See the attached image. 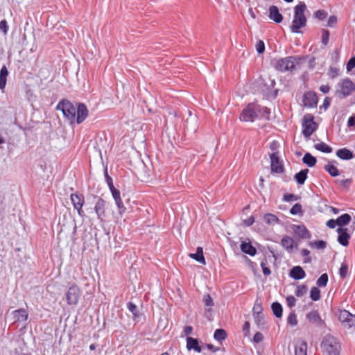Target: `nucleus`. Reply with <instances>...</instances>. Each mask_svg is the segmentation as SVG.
Segmentation results:
<instances>
[{"label": "nucleus", "instance_id": "nucleus-1", "mask_svg": "<svg viewBox=\"0 0 355 355\" xmlns=\"http://www.w3.org/2000/svg\"><path fill=\"white\" fill-rule=\"evenodd\" d=\"M57 110H61L64 116L71 123L76 122L80 124L83 122L88 116V110L83 103H78L75 107L71 102L64 100L58 103Z\"/></svg>", "mask_w": 355, "mask_h": 355}, {"label": "nucleus", "instance_id": "nucleus-2", "mask_svg": "<svg viewBox=\"0 0 355 355\" xmlns=\"http://www.w3.org/2000/svg\"><path fill=\"white\" fill-rule=\"evenodd\" d=\"M270 110L266 107H261L255 103L249 104L243 110L240 114V120L245 122H252L261 115L269 114Z\"/></svg>", "mask_w": 355, "mask_h": 355}, {"label": "nucleus", "instance_id": "nucleus-3", "mask_svg": "<svg viewBox=\"0 0 355 355\" xmlns=\"http://www.w3.org/2000/svg\"><path fill=\"white\" fill-rule=\"evenodd\" d=\"M306 10V6L304 2H300L294 7V15L291 26V30L293 33H300V29L306 25V18L304 12Z\"/></svg>", "mask_w": 355, "mask_h": 355}, {"label": "nucleus", "instance_id": "nucleus-4", "mask_svg": "<svg viewBox=\"0 0 355 355\" xmlns=\"http://www.w3.org/2000/svg\"><path fill=\"white\" fill-rule=\"evenodd\" d=\"M297 63V58L295 56H288L272 61L275 69L282 72L292 71Z\"/></svg>", "mask_w": 355, "mask_h": 355}, {"label": "nucleus", "instance_id": "nucleus-5", "mask_svg": "<svg viewBox=\"0 0 355 355\" xmlns=\"http://www.w3.org/2000/svg\"><path fill=\"white\" fill-rule=\"evenodd\" d=\"M65 295L68 305H76L81 296V291L77 285L73 284L69 288Z\"/></svg>", "mask_w": 355, "mask_h": 355}, {"label": "nucleus", "instance_id": "nucleus-6", "mask_svg": "<svg viewBox=\"0 0 355 355\" xmlns=\"http://www.w3.org/2000/svg\"><path fill=\"white\" fill-rule=\"evenodd\" d=\"M323 348L330 354H336L340 349L337 340L332 336H326L322 343Z\"/></svg>", "mask_w": 355, "mask_h": 355}, {"label": "nucleus", "instance_id": "nucleus-7", "mask_svg": "<svg viewBox=\"0 0 355 355\" xmlns=\"http://www.w3.org/2000/svg\"><path fill=\"white\" fill-rule=\"evenodd\" d=\"M317 124L313 121V116L311 114L305 115L302 123V134L309 138L316 130Z\"/></svg>", "mask_w": 355, "mask_h": 355}, {"label": "nucleus", "instance_id": "nucleus-8", "mask_svg": "<svg viewBox=\"0 0 355 355\" xmlns=\"http://www.w3.org/2000/svg\"><path fill=\"white\" fill-rule=\"evenodd\" d=\"M71 202L75 209L77 210L78 214L80 216H84V211L83 207L85 203V198L83 195L72 193L70 196Z\"/></svg>", "mask_w": 355, "mask_h": 355}, {"label": "nucleus", "instance_id": "nucleus-9", "mask_svg": "<svg viewBox=\"0 0 355 355\" xmlns=\"http://www.w3.org/2000/svg\"><path fill=\"white\" fill-rule=\"evenodd\" d=\"M340 91L338 92L343 97L350 95L355 90V85L349 78L343 79L340 83Z\"/></svg>", "mask_w": 355, "mask_h": 355}, {"label": "nucleus", "instance_id": "nucleus-10", "mask_svg": "<svg viewBox=\"0 0 355 355\" xmlns=\"http://www.w3.org/2000/svg\"><path fill=\"white\" fill-rule=\"evenodd\" d=\"M105 200L100 198L96 201L94 207L95 213L97 215L98 219H99L101 221H103L105 217Z\"/></svg>", "mask_w": 355, "mask_h": 355}, {"label": "nucleus", "instance_id": "nucleus-11", "mask_svg": "<svg viewBox=\"0 0 355 355\" xmlns=\"http://www.w3.org/2000/svg\"><path fill=\"white\" fill-rule=\"evenodd\" d=\"M271 171L277 173H281L284 171V167L279 160L278 153H273L270 155Z\"/></svg>", "mask_w": 355, "mask_h": 355}, {"label": "nucleus", "instance_id": "nucleus-12", "mask_svg": "<svg viewBox=\"0 0 355 355\" xmlns=\"http://www.w3.org/2000/svg\"><path fill=\"white\" fill-rule=\"evenodd\" d=\"M306 318L309 322L317 327H321L324 323V320L322 319L319 312L317 310H312L309 311L306 314Z\"/></svg>", "mask_w": 355, "mask_h": 355}, {"label": "nucleus", "instance_id": "nucleus-13", "mask_svg": "<svg viewBox=\"0 0 355 355\" xmlns=\"http://www.w3.org/2000/svg\"><path fill=\"white\" fill-rule=\"evenodd\" d=\"M318 103V98L313 92H308L304 94L303 103L304 105L309 107H313L316 106Z\"/></svg>", "mask_w": 355, "mask_h": 355}, {"label": "nucleus", "instance_id": "nucleus-14", "mask_svg": "<svg viewBox=\"0 0 355 355\" xmlns=\"http://www.w3.org/2000/svg\"><path fill=\"white\" fill-rule=\"evenodd\" d=\"M14 322H22L28 320V314L24 309H19L12 312Z\"/></svg>", "mask_w": 355, "mask_h": 355}, {"label": "nucleus", "instance_id": "nucleus-15", "mask_svg": "<svg viewBox=\"0 0 355 355\" xmlns=\"http://www.w3.org/2000/svg\"><path fill=\"white\" fill-rule=\"evenodd\" d=\"M293 230L295 234L301 239H309L311 235L309 230L304 225H293Z\"/></svg>", "mask_w": 355, "mask_h": 355}, {"label": "nucleus", "instance_id": "nucleus-16", "mask_svg": "<svg viewBox=\"0 0 355 355\" xmlns=\"http://www.w3.org/2000/svg\"><path fill=\"white\" fill-rule=\"evenodd\" d=\"M337 232L338 233V243L343 246H347L349 243V239L350 238L349 234L347 232V229L338 227L337 229Z\"/></svg>", "mask_w": 355, "mask_h": 355}, {"label": "nucleus", "instance_id": "nucleus-17", "mask_svg": "<svg viewBox=\"0 0 355 355\" xmlns=\"http://www.w3.org/2000/svg\"><path fill=\"white\" fill-rule=\"evenodd\" d=\"M269 18L276 23H281L282 21L283 17L276 6H271L269 8Z\"/></svg>", "mask_w": 355, "mask_h": 355}, {"label": "nucleus", "instance_id": "nucleus-18", "mask_svg": "<svg viewBox=\"0 0 355 355\" xmlns=\"http://www.w3.org/2000/svg\"><path fill=\"white\" fill-rule=\"evenodd\" d=\"M281 244L288 252H293V249L296 248L294 240L288 236H284L282 239Z\"/></svg>", "mask_w": 355, "mask_h": 355}, {"label": "nucleus", "instance_id": "nucleus-19", "mask_svg": "<svg viewBox=\"0 0 355 355\" xmlns=\"http://www.w3.org/2000/svg\"><path fill=\"white\" fill-rule=\"evenodd\" d=\"M275 85V80H271L270 78H268L267 80H263V85H261V90L266 96H270Z\"/></svg>", "mask_w": 355, "mask_h": 355}, {"label": "nucleus", "instance_id": "nucleus-20", "mask_svg": "<svg viewBox=\"0 0 355 355\" xmlns=\"http://www.w3.org/2000/svg\"><path fill=\"white\" fill-rule=\"evenodd\" d=\"M187 348L189 350L193 349L198 353L202 352V347L199 345L198 340L189 336L187 338Z\"/></svg>", "mask_w": 355, "mask_h": 355}, {"label": "nucleus", "instance_id": "nucleus-21", "mask_svg": "<svg viewBox=\"0 0 355 355\" xmlns=\"http://www.w3.org/2000/svg\"><path fill=\"white\" fill-rule=\"evenodd\" d=\"M306 273L301 266H295L290 271V277L296 280L304 279Z\"/></svg>", "mask_w": 355, "mask_h": 355}, {"label": "nucleus", "instance_id": "nucleus-22", "mask_svg": "<svg viewBox=\"0 0 355 355\" xmlns=\"http://www.w3.org/2000/svg\"><path fill=\"white\" fill-rule=\"evenodd\" d=\"M241 250L243 252L250 256H254L257 254L256 248L252 246L250 242H242L241 244Z\"/></svg>", "mask_w": 355, "mask_h": 355}, {"label": "nucleus", "instance_id": "nucleus-23", "mask_svg": "<svg viewBox=\"0 0 355 355\" xmlns=\"http://www.w3.org/2000/svg\"><path fill=\"white\" fill-rule=\"evenodd\" d=\"M295 355H307V343L304 340L296 343L295 347Z\"/></svg>", "mask_w": 355, "mask_h": 355}, {"label": "nucleus", "instance_id": "nucleus-24", "mask_svg": "<svg viewBox=\"0 0 355 355\" xmlns=\"http://www.w3.org/2000/svg\"><path fill=\"white\" fill-rule=\"evenodd\" d=\"M191 258L195 259L196 261L205 265L206 263L205 259L203 255V250L201 247H198L196 253H191L189 255Z\"/></svg>", "mask_w": 355, "mask_h": 355}, {"label": "nucleus", "instance_id": "nucleus-25", "mask_svg": "<svg viewBox=\"0 0 355 355\" xmlns=\"http://www.w3.org/2000/svg\"><path fill=\"white\" fill-rule=\"evenodd\" d=\"M8 71L7 67L3 65L0 70V89L3 90L7 82Z\"/></svg>", "mask_w": 355, "mask_h": 355}, {"label": "nucleus", "instance_id": "nucleus-26", "mask_svg": "<svg viewBox=\"0 0 355 355\" xmlns=\"http://www.w3.org/2000/svg\"><path fill=\"white\" fill-rule=\"evenodd\" d=\"M336 161H332L326 164L324 167V170L327 171L332 177H336L340 175L339 171L337 167L334 164Z\"/></svg>", "mask_w": 355, "mask_h": 355}, {"label": "nucleus", "instance_id": "nucleus-27", "mask_svg": "<svg viewBox=\"0 0 355 355\" xmlns=\"http://www.w3.org/2000/svg\"><path fill=\"white\" fill-rule=\"evenodd\" d=\"M336 155L341 159L349 160L353 157V153L348 149L343 148L336 151Z\"/></svg>", "mask_w": 355, "mask_h": 355}, {"label": "nucleus", "instance_id": "nucleus-28", "mask_svg": "<svg viewBox=\"0 0 355 355\" xmlns=\"http://www.w3.org/2000/svg\"><path fill=\"white\" fill-rule=\"evenodd\" d=\"M302 162L304 164L307 165L309 167H313L315 165L317 159L311 153H306L304 154Z\"/></svg>", "mask_w": 355, "mask_h": 355}, {"label": "nucleus", "instance_id": "nucleus-29", "mask_svg": "<svg viewBox=\"0 0 355 355\" xmlns=\"http://www.w3.org/2000/svg\"><path fill=\"white\" fill-rule=\"evenodd\" d=\"M309 169L301 170L295 175V179L299 184H303L307 178Z\"/></svg>", "mask_w": 355, "mask_h": 355}, {"label": "nucleus", "instance_id": "nucleus-30", "mask_svg": "<svg viewBox=\"0 0 355 355\" xmlns=\"http://www.w3.org/2000/svg\"><path fill=\"white\" fill-rule=\"evenodd\" d=\"M351 216L348 214H344L337 218V223L340 227H342L344 225H346L349 223L351 221Z\"/></svg>", "mask_w": 355, "mask_h": 355}, {"label": "nucleus", "instance_id": "nucleus-31", "mask_svg": "<svg viewBox=\"0 0 355 355\" xmlns=\"http://www.w3.org/2000/svg\"><path fill=\"white\" fill-rule=\"evenodd\" d=\"M314 148L316 150L321 151L322 153H329L332 152V148L327 145V144H325L324 142L315 144L314 145Z\"/></svg>", "mask_w": 355, "mask_h": 355}, {"label": "nucleus", "instance_id": "nucleus-32", "mask_svg": "<svg viewBox=\"0 0 355 355\" xmlns=\"http://www.w3.org/2000/svg\"><path fill=\"white\" fill-rule=\"evenodd\" d=\"M263 220L265 223H266L268 225H274L279 222L278 218L272 214H266L263 216Z\"/></svg>", "mask_w": 355, "mask_h": 355}, {"label": "nucleus", "instance_id": "nucleus-33", "mask_svg": "<svg viewBox=\"0 0 355 355\" xmlns=\"http://www.w3.org/2000/svg\"><path fill=\"white\" fill-rule=\"evenodd\" d=\"M271 309L274 315L277 318H280L282 315V306L279 302H273L271 305Z\"/></svg>", "mask_w": 355, "mask_h": 355}, {"label": "nucleus", "instance_id": "nucleus-34", "mask_svg": "<svg viewBox=\"0 0 355 355\" xmlns=\"http://www.w3.org/2000/svg\"><path fill=\"white\" fill-rule=\"evenodd\" d=\"M110 180V182H108V187H109V189L112 193V197L114 198V200L118 198H121V192L119 189H116L114 185H113V183H112V180L111 178H109Z\"/></svg>", "mask_w": 355, "mask_h": 355}, {"label": "nucleus", "instance_id": "nucleus-35", "mask_svg": "<svg viewBox=\"0 0 355 355\" xmlns=\"http://www.w3.org/2000/svg\"><path fill=\"white\" fill-rule=\"evenodd\" d=\"M214 338L216 340L222 341L227 338V333L224 329H216L214 332Z\"/></svg>", "mask_w": 355, "mask_h": 355}, {"label": "nucleus", "instance_id": "nucleus-36", "mask_svg": "<svg viewBox=\"0 0 355 355\" xmlns=\"http://www.w3.org/2000/svg\"><path fill=\"white\" fill-rule=\"evenodd\" d=\"M352 313H350L348 311L343 310L340 311L339 313V320L345 324L346 322L349 320L350 317H352Z\"/></svg>", "mask_w": 355, "mask_h": 355}, {"label": "nucleus", "instance_id": "nucleus-37", "mask_svg": "<svg viewBox=\"0 0 355 355\" xmlns=\"http://www.w3.org/2000/svg\"><path fill=\"white\" fill-rule=\"evenodd\" d=\"M310 297L313 301H318L320 299V291L318 287H312L310 291Z\"/></svg>", "mask_w": 355, "mask_h": 355}, {"label": "nucleus", "instance_id": "nucleus-38", "mask_svg": "<svg viewBox=\"0 0 355 355\" xmlns=\"http://www.w3.org/2000/svg\"><path fill=\"white\" fill-rule=\"evenodd\" d=\"M114 201L116 205L117 206L119 214L120 215L123 214L126 211V208L123 203L121 198H118L115 199Z\"/></svg>", "mask_w": 355, "mask_h": 355}, {"label": "nucleus", "instance_id": "nucleus-39", "mask_svg": "<svg viewBox=\"0 0 355 355\" xmlns=\"http://www.w3.org/2000/svg\"><path fill=\"white\" fill-rule=\"evenodd\" d=\"M307 290H308V288L306 285L297 286L296 288V290L295 291V295L297 297H302L306 293Z\"/></svg>", "mask_w": 355, "mask_h": 355}, {"label": "nucleus", "instance_id": "nucleus-40", "mask_svg": "<svg viewBox=\"0 0 355 355\" xmlns=\"http://www.w3.org/2000/svg\"><path fill=\"white\" fill-rule=\"evenodd\" d=\"M328 282V275L326 273L322 274L317 280L318 286L324 287L327 286Z\"/></svg>", "mask_w": 355, "mask_h": 355}, {"label": "nucleus", "instance_id": "nucleus-41", "mask_svg": "<svg viewBox=\"0 0 355 355\" xmlns=\"http://www.w3.org/2000/svg\"><path fill=\"white\" fill-rule=\"evenodd\" d=\"M287 322L292 327H295L297 324V315L294 312H291L289 313L287 318Z\"/></svg>", "mask_w": 355, "mask_h": 355}, {"label": "nucleus", "instance_id": "nucleus-42", "mask_svg": "<svg viewBox=\"0 0 355 355\" xmlns=\"http://www.w3.org/2000/svg\"><path fill=\"white\" fill-rule=\"evenodd\" d=\"M309 245L311 248H315L318 250L324 249L326 248L327 243L324 241H316L313 242H311Z\"/></svg>", "mask_w": 355, "mask_h": 355}, {"label": "nucleus", "instance_id": "nucleus-43", "mask_svg": "<svg viewBox=\"0 0 355 355\" xmlns=\"http://www.w3.org/2000/svg\"><path fill=\"white\" fill-rule=\"evenodd\" d=\"M348 273V265L346 263H343L339 270V275L340 277L345 278Z\"/></svg>", "mask_w": 355, "mask_h": 355}, {"label": "nucleus", "instance_id": "nucleus-44", "mask_svg": "<svg viewBox=\"0 0 355 355\" xmlns=\"http://www.w3.org/2000/svg\"><path fill=\"white\" fill-rule=\"evenodd\" d=\"M329 32L327 30H322L321 42L324 46H327L329 42Z\"/></svg>", "mask_w": 355, "mask_h": 355}, {"label": "nucleus", "instance_id": "nucleus-45", "mask_svg": "<svg viewBox=\"0 0 355 355\" xmlns=\"http://www.w3.org/2000/svg\"><path fill=\"white\" fill-rule=\"evenodd\" d=\"M290 213L292 215H297L302 213V205L299 203H297L293 206V207L290 210Z\"/></svg>", "mask_w": 355, "mask_h": 355}, {"label": "nucleus", "instance_id": "nucleus-46", "mask_svg": "<svg viewBox=\"0 0 355 355\" xmlns=\"http://www.w3.org/2000/svg\"><path fill=\"white\" fill-rule=\"evenodd\" d=\"M328 75L331 78H336L339 75V69L334 67H330Z\"/></svg>", "mask_w": 355, "mask_h": 355}, {"label": "nucleus", "instance_id": "nucleus-47", "mask_svg": "<svg viewBox=\"0 0 355 355\" xmlns=\"http://www.w3.org/2000/svg\"><path fill=\"white\" fill-rule=\"evenodd\" d=\"M344 326L348 329L355 328V315H352Z\"/></svg>", "mask_w": 355, "mask_h": 355}, {"label": "nucleus", "instance_id": "nucleus-48", "mask_svg": "<svg viewBox=\"0 0 355 355\" xmlns=\"http://www.w3.org/2000/svg\"><path fill=\"white\" fill-rule=\"evenodd\" d=\"M203 302L207 306H212L214 305L213 300L209 294L204 296Z\"/></svg>", "mask_w": 355, "mask_h": 355}, {"label": "nucleus", "instance_id": "nucleus-49", "mask_svg": "<svg viewBox=\"0 0 355 355\" xmlns=\"http://www.w3.org/2000/svg\"><path fill=\"white\" fill-rule=\"evenodd\" d=\"M256 50L259 53H263L265 50V44L262 40H259L256 44Z\"/></svg>", "mask_w": 355, "mask_h": 355}, {"label": "nucleus", "instance_id": "nucleus-50", "mask_svg": "<svg viewBox=\"0 0 355 355\" xmlns=\"http://www.w3.org/2000/svg\"><path fill=\"white\" fill-rule=\"evenodd\" d=\"M286 303L288 307H293L296 304V299L293 295H289L286 297Z\"/></svg>", "mask_w": 355, "mask_h": 355}, {"label": "nucleus", "instance_id": "nucleus-51", "mask_svg": "<svg viewBox=\"0 0 355 355\" xmlns=\"http://www.w3.org/2000/svg\"><path fill=\"white\" fill-rule=\"evenodd\" d=\"M283 200L285 202H292L297 200V197L294 194L287 193L284 196Z\"/></svg>", "mask_w": 355, "mask_h": 355}, {"label": "nucleus", "instance_id": "nucleus-52", "mask_svg": "<svg viewBox=\"0 0 355 355\" xmlns=\"http://www.w3.org/2000/svg\"><path fill=\"white\" fill-rule=\"evenodd\" d=\"M302 256L305 257L304 262L310 263L311 261V258L310 257V251L307 249H303L301 252Z\"/></svg>", "mask_w": 355, "mask_h": 355}, {"label": "nucleus", "instance_id": "nucleus-53", "mask_svg": "<svg viewBox=\"0 0 355 355\" xmlns=\"http://www.w3.org/2000/svg\"><path fill=\"white\" fill-rule=\"evenodd\" d=\"M327 12L323 10H319L315 12V17L318 19H323L327 17Z\"/></svg>", "mask_w": 355, "mask_h": 355}, {"label": "nucleus", "instance_id": "nucleus-54", "mask_svg": "<svg viewBox=\"0 0 355 355\" xmlns=\"http://www.w3.org/2000/svg\"><path fill=\"white\" fill-rule=\"evenodd\" d=\"M261 267L262 268L263 273L266 276H268L271 274V271L268 267L266 266V263L265 261H261Z\"/></svg>", "mask_w": 355, "mask_h": 355}, {"label": "nucleus", "instance_id": "nucleus-55", "mask_svg": "<svg viewBox=\"0 0 355 355\" xmlns=\"http://www.w3.org/2000/svg\"><path fill=\"white\" fill-rule=\"evenodd\" d=\"M355 67V57H352L349 59L347 64V70L350 71Z\"/></svg>", "mask_w": 355, "mask_h": 355}, {"label": "nucleus", "instance_id": "nucleus-56", "mask_svg": "<svg viewBox=\"0 0 355 355\" xmlns=\"http://www.w3.org/2000/svg\"><path fill=\"white\" fill-rule=\"evenodd\" d=\"M0 30L4 33H6L8 32V26L6 20H1L0 21Z\"/></svg>", "mask_w": 355, "mask_h": 355}, {"label": "nucleus", "instance_id": "nucleus-57", "mask_svg": "<svg viewBox=\"0 0 355 355\" xmlns=\"http://www.w3.org/2000/svg\"><path fill=\"white\" fill-rule=\"evenodd\" d=\"M128 310H129L131 313H132V314H133L134 315H135V316L137 315V306H136L135 304H133V303H132V302H129V303L128 304Z\"/></svg>", "mask_w": 355, "mask_h": 355}, {"label": "nucleus", "instance_id": "nucleus-58", "mask_svg": "<svg viewBox=\"0 0 355 355\" xmlns=\"http://www.w3.org/2000/svg\"><path fill=\"white\" fill-rule=\"evenodd\" d=\"M255 322L257 324H259L261 322V320L263 319V315L261 313L257 312L253 314Z\"/></svg>", "mask_w": 355, "mask_h": 355}, {"label": "nucleus", "instance_id": "nucleus-59", "mask_svg": "<svg viewBox=\"0 0 355 355\" xmlns=\"http://www.w3.org/2000/svg\"><path fill=\"white\" fill-rule=\"evenodd\" d=\"M263 340V335L260 332H257L254 337H253V340L254 343H260L261 340Z\"/></svg>", "mask_w": 355, "mask_h": 355}, {"label": "nucleus", "instance_id": "nucleus-60", "mask_svg": "<svg viewBox=\"0 0 355 355\" xmlns=\"http://www.w3.org/2000/svg\"><path fill=\"white\" fill-rule=\"evenodd\" d=\"M337 22V17L334 15H332V16H330L329 19H328V21H327V25L329 26H334Z\"/></svg>", "mask_w": 355, "mask_h": 355}, {"label": "nucleus", "instance_id": "nucleus-61", "mask_svg": "<svg viewBox=\"0 0 355 355\" xmlns=\"http://www.w3.org/2000/svg\"><path fill=\"white\" fill-rule=\"evenodd\" d=\"M338 225L337 220L330 219L327 222V226L329 228H335Z\"/></svg>", "mask_w": 355, "mask_h": 355}, {"label": "nucleus", "instance_id": "nucleus-62", "mask_svg": "<svg viewBox=\"0 0 355 355\" xmlns=\"http://www.w3.org/2000/svg\"><path fill=\"white\" fill-rule=\"evenodd\" d=\"M193 331V327L191 326H186L184 329V333L185 336H189Z\"/></svg>", "mask_w": 355, "mask_h": 355}, {"label": "nucleus", "instance_id": "nucleus-63", "mask_svg": "<svg viewBox=\"0 0 355 355\" xmlns=\"http://www.w3.org/2000/svg\"><path fill=\"white\" fill-rule=\"evenodd\" d=\"M320 90L322 93H324V94H327V93H328V92H329V90H330V87H329V85H321V86L320 87Z\"/></svg>", "mask_w": 355, "mask_h": 355}, {"label": "nucleus", "instance_id": "nucleus-64", "mask_svg": "<svg viewBox=\"0 0 355 355\" xmlns=\"http://www.w3.org/2000/svg\"><path fill=\"white\" fill-rule=\"evenodd\" d=\"M347 125L349 127L355 125V114L348 119Z\"/></svg>", "mask_w": 355, "mask_h": 355}]
</instances>
